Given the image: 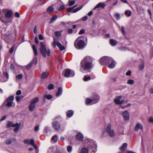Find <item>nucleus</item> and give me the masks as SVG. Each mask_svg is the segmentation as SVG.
I'll list each match as a JSON object with an SVG mask.
<instances>
[{"label": "nucleus", "instance_id": "obj_1", "mask_svg": "<svg viewBox=\"0 0 153 153\" xmlns=\"http://www.w3.org/2000/svg\"><path fill=\"white\" fill-rule=\"evenodd\" d=\"M93 58L90 56L85 57L81 62L80 71L83 73H87L90 71L92 67Z\"/></svg>", "mask_w": 153, "mask_h": 153}, {"label": "nucleus", "instance_id": "obj_2", "mask_svg": "<svg viewBox=\"0 0 153 153\" xmlns=\"http://www.w3.org/2000/svg\"><path fill=\"white\" fill-rule=\"evenodd\" d=\"M1 13L0 14V20L4 23L8 22L5 18L11 19L12 17L13 12L11 10L4 9L2 10Z\"/></svg>", "mask_w": 153, "mask_h": 153}, {"label": "nucleus", "instance_id": "obj_3", "mask_svg": "<svg viewBox=\"0 0 153 153\" xmlns=\"http://www.w3.org/2000/svg\"><path fill=\"white\" fill-rule=\"evenodd\" d=\"M83 39V37H80L77 38L75 41L74 45L76 48L81 49L85 47L86 45Z\"/></svg>", "mask_w": 153, "mask_h": 153}, {"label": "nucleus", "instance_id": "obj_4", "mask_svg": "<svg viewBox=\"0 0 153 153\" xmlns=\"http://www.w3.org/2000/svg\"><path fill=\"white\" fill-rule=\"evenodd\" d=\"M40 46L39 50L41 54L44 57H46V55L49 56L50 55V50L49 49H47L45 45L42 42H40Z\"/></svg>", "mask_w": 153, "mask_h": 153}, {"label": "nucleus", "instance_id": "obj_5", "mask_svg": "<svg viewBox=\"0 0 153 153\" xmlns=\"http://www.w3.org/2000/svg\"><path fill=\"white\" fill-rule=\"evenodd\" d=\"M85 143H87L88 147V149L93 148L92 150L95 152L96 151L97 146L95 142L89 138H86L85 140Z\"/></svg>", "mask_w": 153, "mask_h": 153}, {"label": "nucleus", "instance_id": "obj_6", "mask_svg": "<svg viewBox=\"0 0 153 153\" xmlns=\"http://www.w3.org/2000/svg\"><path fill=\"white\" fill-rule=\"evenodd\" d=\"M39 100V98L36 97L30 101V104L29 106V109L30 111H34L36 107V103Z\"/></svg>", "mask_w": 153, "mask_h": 153}, {"label": "nucleus", "instance_id": "obj_7", "mask_svg": "<svg viewBox=\"0 0 153 153\" xmlns=\"http://www.w3.org/2000/svg\"><path fill=\"white\" fill-rule=\"evenodd\" d=\"M112 58L108 56H104L100 60V64L102 65H106L110 63V61H111Z\"/></svg>", "mask_w": 153, "mask_h": 153}, {"label": "nucleus", "instance_id": "obj_8", "mask_svg": "<svg viewBox=\"0 0 153 153\" xmlns=\"http://www.w3.org/2000/svg\"><path fill=\"white\" fill-rule=\"evenodd\" d=\"M57 45L60 50L62 51L65 48V47L63 46L59 42L58 38H54L53 42L52 43V46L53 47H55Z\"/></svg>", "mask_w": 153, "mask_h": 153}, {"label": "nucleus", "instance_id": "obj_9", "mask_svg": "<svg viewBox=\"0 0 153 153\" xmlns=\"http://www.w3.org/2000/svg\"><path fill=\"white\" fill-rule=\"evenodd\" d=\"M96 97V99H95L94 98L92 99L88 98L86 99V104L87 105H91L97 103L99 100V97L97 96Z\"/></svg>", "mask_w": 153, "mask_h": 153}, {"label": "nucleus", "instance_id": "obj_10", "mask_svg": "<svg viewBox=\"0 0 153 153\" xmlns=\"http://www.w3.org/2000/svg\"><path fill=\"white\" fill-rule=\"evenodd\" d=\"M111 124H109L107 127L106 131L110 136L111 137H113L115 135V132L113 129H111Z\"/></svg>", "mask_w": 153, "mask_h": 153}, {"label": "nucleus", "instance_id": "obj_11", "mask_svg": "<svg viewBox=\"0 0 153 153\" xmlns=\"http://www.w3.org/2000/svg\"><path fill=\"white\" fill-rule=\"evenodd\" d=\"M75 75L74 71L73 70H71L69 69L66 70L64 72V76L66 77L69 76L72 77Z\"/></svg>", "mask_w": 153, "mask_h": 153}, {"label": "nucleus", "instance_id": "obj_12", "mask_svg": "<svg viewBox=\"0 0 153 153\" xmlns=\"http://www.w3.org/2000/svg\"><path fill=\"white\" fill-rule=\"evenodd\" d=\"M52 127L55 130H58L60 128V125L58 121L54 120L52 123Z\"/></svg>", "mask_w": 153, "mask_h": 153}, {"label": "nucleus", "instance_id": "obj_13", "mask_svg": "<svg viewBox=\"0 0 153 153\" xmlns=\"http://www.w3.org/2000/svg\"><path fill=\"white\" fill-rule=\"evenodd\" d=\"M24 142L25 144L31 145H32L36 149H37L38 148L37 146L34 143V141L33 139L30 140L29 139H26L24 141Z\"/></svg>", "mask_w": 153, "mask_h": 153}, {"label": "nucleus", "instance_id": "obj_14", "mask_svg": "<svg viewBox=\"0 0 153 153\" xmlns=\"http://www.w3.org/2000/svg\"><path fill=\"white\" fill-rule=\"evenodd\" d=\"M122 96H119L117 97L116 98L114 99V102L117 105L123 103L124 102V100H122Z\"/></svg>", "mask_w": 153, "mask_h": 153}, {"label": "nucleus", "instance_id": "obj_15", "mask_svg": "<svg viewBox=\"0 0 153 153\" xmlns=\"http://www.w3.org/2000/svg\"><path fill=\"white\" fill-rule=\"evenodd\" d=\"M56 4L58 7V10L59 11L62 10L65 8V6L63 3L60 0H59L58 1Z\"/></svg>", "mask_w": 153, "mask_h": 153}, {"label": "nucleus", "instance_id": "obj_16", "mask_svg": "<svg viewBox=\"0 0 153 153\" xmlns=\"http://www.w3.org/2000/svg\"><path fill=\"white\" fill-rule=\"evenodd\" d=\"M121 114L124 120H129V114L127 111L126 110L123 112Z\"/></svg>", "mask_w": 153, "mask_h": 153}, {"label": "nucleus", "instance_id": "obj_17", "mask_svg": "<svg viewBox=\"0 0 153 153\" xmlns=\"http://www.w3.org/2000/svg\"><path fill=\"white\" fill-rule=\"evenodd\" d=\"M14 97L13 96H11L9 97L7 100V102L6 105L8 107H10L11 106Z\"/></svg>", "mask_w": 153, "mask_h": 153}, {"label": "nucleus", "instance_id": "obj_18", "mask_svg": "<svg viewBox=\"0 0 153 153\" xmlns=\"http://www.w3.org/2000/svg\"><path fill=\"white\" fill-rule=\"evenodd\" d=\"M33 63L34 64H36L37 63V59L36 57H34L33 58V59L32 60V62H30L29 64L26 66V68L27 69H29L32 66Z\"/></svg>", "mask_w": 153, "mask_h": 153}, {"label": "nucleus", "instance_id": "obj_19", "mask_svg": "<svg viewBox=\"0 0 153 153\" xmlns=\"http://www.w3.org/2000/svg\"><path fill=\"white\" fill-rule=\"evenodd\" d=\"M9 78V75L6 72H4L3 74V79L1 80L2 82H4L8 80Z\"/></svg>", "mask_w": 153, "mask_h": 153}, {"label": "nucleus", "instance_id": "obj_20", "mask_svg": "<svg viewBox=\"0 0 153 153\" xmlns=\"http://www.w3.org/2000/svg\"><path fill=\"white\" fill-rule=\"evenodd\" d=\"M21 124V123H16L14 124L13 127H14V132H17L19 130Z\"/></svg>", "mask_w": 153, "mask_h": 153}, {"label": "nucleus", "instance_id": "obj_21", "mask_svg": "<svg viewBox=\"0 0 153 153\" xmlns=\"http://www.w3.org/2000/svg\"><path fill=\"white\" fill-rule=\"evenodd\" d=\"M142 128L143 126L140 123H138L135 126L134 130L135 131H137L139 130H142Z\"/></svg>", "mask_w": 153, "mask_h": 153}, {"label": "nucleus", "instance_id": "obj_22", "mask_svg": "<svg viewBox=\"0 0 153 153\" xmlns=\"http://www.w3.org/2000/svg\"><path fill=\"white\" fill-rule=\"evenodd\" d=\"M105 5V4L103 3H100L96 5V6L94 8V9H95L99 7L104 8Z\"/></svg>", "mask_w": 153, "mask_h": 153}, {"label": "nucleus", "instance_id": "obj_23", "mask_svg": "<svg viewBox=\"0 0 153 153\" xmlns=\"http://www.w3.org/2000/svg\"><path fill=\"white\" fill-rule=\"evenodd\" d=\"M110 62H111V63L108 65V67L111 69H112L114 68L115 65V62L114 60L112 58V61H110Z\"/></svg>", "mask_w": 153, "mask_h": 153}, {"label": "nucleus", "instance_id": "obj_24", "mask_svg": "<svg viewBox=\"0 0 153 153\" xmlns=\"http://www.w3.org/2000/svg\"><path fill=\"white\" fill-rule=\"evenodd\" d=\"M76 137L77 139L82 141L83 139V135L80 133H78L76 135Z\"/></svg>", "mask_w": 153, "mask_h": 153}, {"label": "nucleus", "instance_id": "obj_25", "mask_svg": "<svg viewBox=\"0 0 153 153\" xmlns=\"http://www.w3.org/2000/svg\"><path fill=\"white\" fill-rule=\"evenodd\" d=\"M49 75L48 72H44L41 74V78L42 79H44Z\"/></svg>", "mask_w": 153, "mask_h": 153}, {"label": "nucleus", "instance_id": "obj_26", "mask_svg": "<svg viewBox=\"0 0 153 153\" xmlns=\"http://www.w3.org/2000/svg\"><path fill=\"white\" fill-rule=\"evenodd\" d=\"M110 45L113 46H115L117 43V41L114 39H110Z\"/></svg>", "mask_w": 153, "mask_h": 153}, {"label": "nucleus", "instance_id": "obj_27", "mask_svg": "<svg viewBox=\"0 0 153 153\" xmlns=\"http://www.w3.org/2000/svg\"><path fill=\"white\" fill-rule=\"evenodd\" d=\"M62 93V88L61 87H59L58 88V92L56 94V96L58 97L61 95Z\"/></svg>", "mask_w": 153, "mask_h": 153}, {"label": "nucleus", "instance_id": "obj_28", "mask_svg": "<svg viewBox=\"0 0 153 153\" xmlns=\"http://www.w3.org/2000/svg\"><path fill=\"white\" fill-rule=\"evenodd\" d=\"M73 114V112L72 110H69L66 113V115L68 117H71Z\"/></svg>", "mask_w": 153, "mask_h": 153}, {"label": "nucleus", "instance_id": "obj_29", "mask_svg": "<svg viewBox=\"0 0 153 153\" xmlns=\"http://www.w3.org/2000/svg\"><path fill=\"white\" fill-rule=\"evenodd\" d=\"M14 124H13V122L8 121L7 122V124L6 126L7 128H9L10 127H13V126H14Z\"/></svg>", "mask_w": 153, "mask_h": 153}, {"label": "nucleus", "instance_id": "obj_30", "mask_svg": "<svg viewBox=\"0 0 153 153\" xmlns=\"http://www.w3.org/2000/svg\"><path fill=\"white\" fill-rule=\"evenodd\" d=\"M53 11V8L51 6L49 7L47 9V12L49 13H51Z\"/></svg>", "mask_w": 153, "mask_h": 153}, {"label": "nucleus", "instance_id": "obj_31", "mask_svg": "<svg viewBox=\"0 0 153 153\" xmlns=\"http://www.w3.org/2000/svg\"><path fill=\"white\" fill-rule=\"evenodd\" d=\"M88 149L86 147H83L80 153H88Z\"/></svg>", "mask_w": 153, "mask_h": 153}, {"label": "nucleus", "instance_id": "obj_32", "mask_svg": "<svg viewBox=\"0 0 153 153\" xmlns=\"http://www.w3.org/2000/svg\"><path fill=\"white\" fill-rule=\"evenodd\" d=\"M32 47L35 55H37V52L36 46L34 45H33Z\"/></svg>", "mask_w": 153, "mask_h": 153}, {"label": "nucleus", "instance_id": "obj_33", "mask_svg": "<svg viewBox=\"0 0 153 153\" xmlns=\"http://www.w3.org/2000/svg\"><path fill=\"white\" fill-rule=\"evenodd\" d=\"M57 18V16L56 15H54L53 16L50 21V23H52L54 21L56 20Z\"/></svg>", "mask_w": 153, "mask_h": 153}, {"label": "nucleus", "instance_id": "obj_34", "mask_svg": "<svg viewBox=\"0 0 153 153\" xmlns=\"http://www.w3.org/2000/svg\"><path fill=\"white\" fill-rule=\"evenodd\" d=\"M91 77L90 76H85L84 77L83 80L85 81H87L90 80Z\"/></svg>", "mask_w": 153, "mask_h": 153}, {"label": "nucleus", "instance_id": "obj_35", "mask_svg": "<svg viewBox=\"0 0 153 153\" xmlns=\"http://www.w3.org/2000/svg\"><path fill=\"white\" fill-rule=\"evenodd\" d=\"M23 75L21 74H19L17 75L16 76V78L17 79L20 80L23 77Z\"/></svg>", "mask_w": 153, "mask_h": 153}, {"label": "nucleus", "instance_id": "obj_36", "mask_svg": "<svg viewBox=\"0 0 153 153\" xmlns=\"http://www.w3.org/2000/svg\"><path fill=\"white\" fill-rule=\"evenodd\" d=\"M127 144L126 143H124L123 144V145L120 147V149L121 150H123L126 149L127 146Z\"/></svg>", "mask_w": 153, "mask_h": 153}, {"label": "nucleus", "instance_id": "obj_37", "mask_svg": "<svg viewBox=\"0 0 153 153\" xmlns=\"http://www.w3.org/2000/svg\"><path fill=\"white\" fill-rule=\"evenodd\" d=\"M131 12L128 10H126L125 12V14L128 16H130L131 15Z\"/></svg>", "mask_w": 153, "mask_h": 153}, {"label": "nucleus", "instance_id": "obj_38", "mask_svg": "<svg viewBox=\"0 0 153 153\" xmlns=\"http://www.w3.org/2000/svg\"><path fill=\"white\" fill-rule=\"evenodd\" d=\"M144 64L143 62H142L140 65L139 68L140 70H142L144 67Z\"/></svg>", "mask_w": 153, "mask_h": 153}, {"label": "nucleus", "instance_id": "obj_39", "mask_svg": "<svg viewBox=\"0 0 153 153\" xmlns=\"http://www.w3.org/2000/svg\"><path fill=\"white\" fill-rule=\"evenodd\" d=\"M69 6H71L73 5L75 3L74 0H69Z\"/></svg>", "mask_w": 153, "mask_h": 153}, {"label": "nucleus", "instance_id": "obj_40", "mask_svg": "<svg viewBox=\"0 0 153 153\" xmlns=\"http://www.w3.org/2000/svg\"><path fill=\"white\" fill-rule=\"evenodd\" d=\"M61 31H56L55 32V34L57 37H60L61 35Z\"/></svg>", "mask_w": 153, "mask_h": 153}, {"label": "nucleus", "instance_id": "obj_41", "mask_svg": "<svg viewBox=\"0 0 153 153\" xmlns=\"http://www.w3.org/2000/svg\"><path fill=\"white\" fill-rule=\"evenodd\" d=\"M134 82V81L132 79H129L128 80L127 83L128 84L132 85Z\"/></svg>", "mask_w": 153, "mask_h": 153}, {"label": "nucleus", "instance_id": "obj_42", "mask_svg": "<svg viewBox=\"0 0 153 153\" xmlns=\"http://www.w3.org/2000/svg\"><path fill=\"white\" fill-rule=\"evenodd\" d=\"M54 86L53 85L51 84H49L48 86V88L49 90H51L54 88Z\"/></svg>", "mask_w": 153, "mask_h": 153}, {"label": "nucleus", "instance_id": "obj_43", "mask_svg": "<svg viewBox=\"0 0 153 153\" xmlns=\"http://www.w3.org/2000/svg\"><path fill=\"white\" fill-rule=\"evenodd\" d=\"M51 140H53L55 142H57V138L56 135H55L52 138Z\"/></svg>", "mask_w": 153, "mask_h": 153}, {"label": "nucleus", "instance_id": "obj_44", "mask_svg": "<svg viewBox=\"0 0 153 153\" xmlns=\"http://www.w3.org/2000/svg\"><path fill=\"white\" fill-rule=\"evenodd\" d=\"M82 7L81 6L79 8H76L73 10V12L74 13H76L77 11L79 10L82 8Z\"/></svg>", "mask_w": 153, "mask_h": 153}, {"label": "nucleus", "instance_id": "obj_45", "mask_svg": "<svg viewBox=\"0 0 153 153\" xmlns=\"http://www.w3.org/2000/svg\"><path fill=\"white\" fill-rule=\"evenodd\" d=\"M23 97L22 96H17L16 97V99L17 101H19L21 99H22Z\"/></svg>", "mask_w": 153, "mask_h": 153}, {"label": "nucleus", "instance_id": "obj_46", "mask_svg": "<svg viewBox=\"0 0 153 153\" xmlns=\"http://www.w3.org/2000/svg\"><path fill=\"white\" fill-rule=\"evenodd\" d=\"M44 97L45 98L48 100L51 99L52 97V96L51 95H45Z\"/></svg>", "mask_w": 153, "mask_h": 153}, {"label": "nucleus", "instance_id": "obj_47", "mask_svg": "<svg viewBox=\"0 0 153 153\" xmlns=\"http://www.w3.org/2000/svg\"><path fill=\"white\" fill-rule=\"evenodd\" d=\"M115 16L116 17V19L117 20H119L120 18V14L118 13H116L115 14Z\"/></svg>", "mask_w": 153, "mask_h": 153}, {"label": "nucleus", "instance_id": "obj_48", "mask_svg": "<svg viewBox=\"0 0 153 153\" xmlns=\"http://www.w3.org/2000/svg\"><path fill=\"white\" fill-rule=\"evenodd\" d=\"M72 149V147L71 146H68L67 148V150L68 152H71Z\"/></svg>", "mask_w": 153, "mask_h": 153}, {"label": "nucleus", "instance_id": "obj_49", "mask_svg": "<svg viewBox=\"0 0 153 153\" xmlns=\"http://www.w3.org/2000/svg\"><path fill=\"white\" fill-rule=\"evenodd\" d=\"M76 6V5L74 6V7H69L67 9V11L68 12H70L72 11L73 9Z\"/></svg>", "mask_w": 153, "mask_h": 153}, {"label": "nucleus", "instance_id": "obj_50", "mask_svg": "<svg viewBox=\"0 0 153 153\" xmlns=\"http://www.w3.org/2000/svg\"><path fill=\"white\" fill-rule=\"evenodd\" d=\"M15 46L13 45L12 47H11V48L10 50V53H13L14 50V48Z\"/></svg>", "mask_w": 153, "mask_h": 153}, {"label": "nucleus", "instance_id": "obj_51", "mask_svg": "<svg viewBox=\"0 0 153 153\" xmlns=\"http://www.w3.org/2000/svg\"><path fill=\"white\" fill-rule=\"evenodd\" d=\"M12 142V141L11 139H9L6 140V143L7 144H10Z\"/></svg>", "mask_w": 153, "mask_h": 153}, {"label": "nucleus", "instance_id": "obj_52", "mask_svg": "<svg viewBox=\"0 0 153 153\" xmlns=\"http://www.w3.org/2000/svg\"><path fill=\"white\" fill-rule=\"evenodd\" d=\"M122 31L124 35L126 34L124 30V26H122L121 27Z\"/></svg>", "mask_w": 153, "mask_h": 153}, {"label": "nucleus", "instance_id": "obj_53", "mask_svg": "<svg viewBox=\"0 0 153 153\" xmlns=\"http://www.w3.org/2000/svg\"><path fill=\"white\" fill-rule=\"evenodd\" d=\"M85 32V30L84 29H82L79 32V34H83Z\"/></svg>", "mask_w": 153, "mask_h": 153}, {"label": "nucleus", "instance_id": "obj_54", "mask_svg": "<svg viewBox=\"0 0 153 153\" xmlns=\"http://www.w3.org/2000/svg\"><path fill=\"white\" fill-rule=\"evenodd\" d=\"M149 122L153 123V118L152 117H150L149 120Z\"/></svg>", "mask_w": 153, "mask_h": 153}, {"label": "nucleus", "instance_id": "obj_55", "mask_svg": "<svg viewBox=\"0 0 153 153\" xmlns=\"http://www.w3.org/2000/svg\"><path fill=\"white\" fill-rule=\"evenodd\" d=\"M15 16L17 18H19L20 17V14L18 12H16L15 13Z\"/></svg>", "mask_w": 153, "mask_h": 153}, {"label": "nucleus", "instance_id": "obj_56", "mask_svg": "<svg viewBox=\"0 0 153 153\" xmlns=\"http://www.w3.org/2000/svg\"><path fill=\"white\" fill-rule=\"evenodd\" d=\"M131 74V71H127L126 73V75L127 76H129Z\"/></svg>", "mask_w": 153, "mask_h": 153}, {"label": "nucleus", "instance_id": "obj_57", "mask_svg": "<svg viewBox=\"0 0 153 153\" xmlns=\"http://www.w3.org/2000/svg\"><path fill=\"white\" fill-rule=\"evenodd\" d=\"M73 32V30L72 29H69L68 30V33L69 34H71Z\"/></svg>", "mask_w": 153, "mask_h": 153}, {"label": "nucleus", "instance_id": "obj_58", "mask_svg": "<svg viewBox=\"0 0 153 153\" xmlns=\"http://www.w3.org/2000/svg\"><path fill=\"white\" fill-rule=\"evenodd\" d=\"M39 38L40 40H43L44 39L43 36L41 34H39Z\"/></svg>", "mask_w": 153, "mask_h": 153}, {"label": "nucleus", "instance_id": "obj_59", "mask_svg": "<svg viewBox=\"0 0 153 153\" xmlns=\"http://www.w3.org/2000/svg\"><path fill=\"white\" fill-rule=\"evenodd\" d=\"M88 18L87 16H85L82 18V19L83 21H85L87 20Z\"/></svg>", "mask_w": 153, "mask_h": 153}, {"label": "nucleus", "instance_id": "obj_60", "mask_svg": "<svg viewBox=\"0 0 153 153\" xmlns=\"http://www.w3.org/2000/svg\"><path fill=\"white\" fill-rule=\"evenodd\" d=\"M35 42L37 44H38L39 42L38 39L37 37H35Z\"/></svg>", "mask_w": 153, "mask_h": 153}, {"label": "nucleus", "instance_id": "obj_61", "mask_svg": "<svg viewBox=\"0 0 153 153\" xmlns=\"http://www.w3.org/2000/svg\"><path fill=\"white\" fill-rule=\"evenodd\" d=\"M21 93V91L20 90H19L16 93V94L17 95H20Z\"/></svg>", "mask_w": 153, "mask_h": 153}, {"label": "nucleus", "instance_id": "obj_62", "mask_svg": "<svg viewBox=\"0 0 153 153\" xmlns=\"http://www.w3.org/2000/svg\"><path fill=\"white\" fill-rule=\"evenodd\" d=\"M33 32L34 33L36 34L37 33L36 26H35L33 29Z\"/></svg>", "mask_w": 153, "mask_h": 153}, {"label": "nucleus", "instance_id": "obj_63", "mask_svg": "<svg viewBox=\"0 0 153 153\" xmlns=\"http://www.w3.org/2000/svg\"><path fill=\"white\" fill-rule=\"evenodd\" d=\"M34 129H35V130L36 131H38L39 130V126H36L35 127Z\"/></svg>", "mask_w": 153, "mask_h": 153}, {"label": "nucleus", "instance_id": "obj_64", "mask_svg": "<svg viewBox=\"0 0 153 153\" xmlns=\"http://www.w3.org/2000/svg\"><path fill=\"white\" fill-rule=\"evenodd\" d=\"M149 91L151 94H153V88H152L149 89Z\"/></svg>", "mask_w": 153, "mask_h": 153}]
</instances>
